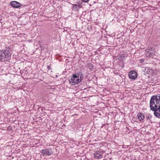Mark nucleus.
I'll use <instances>...</instances> for the list:
<instances>
[{"instance_id": "nucleus-8", "label": "nucleus", "mask_w": 160, "mask_h": 160, "mask_svg": "<svg viewBox=\"0 0 160 160\" xmlns=\"http://www.w3.org/2000/svg\"><path fill=\"white\" fill-rule=\"evenodd\" d=\"M41 153L43 155H50L52 154V152L49 151L48 149H42L41 151Z\"/></svg>"}, {"instance_id": "nucleus-14", "label": "nucleus", "mask_w": 160, "mask_h": 160, "mask_svg": "<svg viewBox=\"0 0 160 160\" xmlns=\"http://www.w3.org/2000/svg\"><path fill=\"white\" fill-rule=\"evenodd\" d=\"M152 116L149 114L146 115V119L147 120H149V122L151 121L150 118H151Z\"/></svg>"}, {"instance_id": "nucleus-3", "label": "nucleus", "mask_w": 160, "mask_h": 160, "mask_svg": "<svg viewBox=\"0 0 160 160\" xmlns=\"http://www.w3.org/2000/svg\"><path fill=\"white\" fill-rule=\"evenodd\" d=\"M82 80L76 75H73L72 77L69 80V82L72 85H75L80 82Z\"/></svg>"}, {"instance_id": "nucleus-2", "label": "nucleus", "mask_w": 160, "mask_h": 160, "mask_svg": "<svg viewBox=\"0 0 160 160\" xmlns=\"http://www.w3.org/2000/svg\"><path fill=\"white\" fill-rule=\"evenodd\" d=\"M10 48L8 47L6 48L3 50L0 51V60L2 61H8L11 58V53L9 51Z\"/></svg>"}, {"instance_id": "nucleus-4", "label": "nucleus", "mask_w": 160, "mask_h": 160, "mask_svg": "<svg viewBox=\"0 0 160 160\" xmlns=\"http://www.w3.org/2000/svg\"><path fill=\"white\" fill-rule=\"evenodd\" d=\"M154 49L152 47L147 48L145 50L146 57L149 58L152 57L155 54Z\"/></svg>"}, {"instance_id": "nucleus-6", "label": "nucleus", "mask_w": 160, "mask_h": 160, "mask_svg": "<svg viewBox=\"0 0 160 160\" xmlns=\"http://www.w3.org/2000/svg\"><path fill=\"white\" fill-rule=\"evenodd\" d=\"M129 78L132 79H135L137 77V74L134 71H130L128 74Z\"/></svg>"}, {"instance_id": "nucleus-21", "label": "nucleus", "mask_w": 160, "mask_h": 160, "mask_svg": "<svg viewBox=\"0 0 160 160\" xmlns=\"http://www.w3.org/2000/svg\"><path fill=\"white\" fill-rule=\"evenodd\" d=\"M141 62H142V61H143V60L142 59H141Z\"/></svg>"}, {"instance_id": "nucleus-11", "label": "nucleus", "mask_w": 160, "mask_h": 160, "mask_svg": "<svg viewBox=\"0 0 160 160\" xmlns=\"http://www.w3.org/2000/svg\"><path fill=\"white\" fill-rule=\"evenodd\" d=\"M145 72H146V73L149 74L153 71L152 69L150 68L149 67L146 68H144V70H143Z\"/></svg>"}, {"instance_id": "nucleus-16", "label": "nucleus", "mask_w": 160, "mask_h": 160, "mask_svg": "<svg viewBox=\"0 0 160 160\" xmlns=\"http://www.w3.org/2000/svg\"><path fill=\"white\" fill-rule=\"evenodd\" d=\"M89 0H82V1L85 2H88Z\"/></svg>"}, {"instance_id": "nucleus-18", "label": "nucleus", "mask_w": 160, "mask_h": 160, "mask_svg": "<svg viewBox=\"0 0 160 160\" xmlns=\"http://www.w3.org/2000/svg\"><path fill=\"white\" fill-rule=\"evenodd\" d=\"M47 68L48 69H50V66H47Z\"/></svg>"}, {"instance_id": "nucleus-15", "label": "nucleus", "mask_w": 160, "mask_h": 160, "mask_svg": "<svg viewBox=\"0 0 160 160\" xmlns=\"http://www.w3.org/2000/svg\"><path fill=\"white\" fill-rule=\"evenodd\" d=\"M88 67L90 69H92L93 68V65L90 63L88 64Z\"/></svg>"}, {"instance_id": "nucleus-20", "label": "nucleus", "mask_w": 160, "mask_h": 160, "mask_svg": "<svg viewBox=\"0 0 160 160\" xmlns=\"http://www.w3.org/2000/svg\"><path fill=\"white\" fill-rule=\"evenodd\" d=\"M141 62H142V61H143V60L142 59H141Z\"/></svg>"}, {"instance_id": "nucleus-23", "label": "nucleus", "mask_w": 160, "mask_h": 160, "mask_svg": "<svg viewBox=\"0 0 160 160\" xmlns=\"http://www.w3.org/2000/svg\"><path fill=\"white\" fill-rule=\"evenodd\" d=\"M103 160H107V159H104Z\"/></svg>"}, {"instance_id": "nucleus-1", "label": "nucleus", "mask_w": 160, "mask_h": 160, "mask_svg": "<svg viewBox=\"0 0 160 160\" xmlns=\"http://www.w3.org/2000/svg\"><path fill=\"white\" fill-rule=\"evenodd\" d=\"M150 107L151 110L154 111L155 116L160 118V94L151 97L150 101Z\"/></svg>"}, {"instance_id": "nucleus-7", "label": "nucleus", "mask_w": 160, "mask_h": 160, "mask_svg": "<svg viewBox=\"0 0 160 160\" xmlns=\"http://www.w3.org/2000/svg\"><path fill=\"white\" fill-rule=\"evenodd\" d=\"M72 10L73 11H77L80 8L82 7V3L78 2L77 4H72Z\"/></svg>"}, {"instance_id": "nucleus-12", "label": "nucleus", "mask_w": 160, "mask_h": 160, "mask_svg": "<svg viewBox=\"0 0 160 160\" xmlns=\"http://www.w3.org/2000/svg\"><path fill=\"white\" fill-rule=\"evenodd\" d=\"M74 75H76L78 77H79V79H81V80H83V75L81 72H77Z\"/></svg>"}, {"instance_id": "nucleus-22", "label": "nucleus", "mask_w": 160, "mask_h": 160, "mask_svg": "<svg viewBox=\"0 0 160 160\" xmlns=\"http://www.w3.org/2000/svg\"><path fill=\"white\" fill-rule=\"evenodd\" d=\"M113 102V103H114H114H116V101H114V102ZM113 104H114V103H113Z\"/></svg>"}, {"instance_id": "nucleus-9", "label": "nucleus", "mask_w": 160, "mask_h": 160, "mask_svg": "<svg viewBox=\"0 0 160 160\" xmlns=\"http://www.w3.org/2000/svg\"><path fill=\"white\" fill-rule=\"evenodd\" d=\"M102 152L100 151H96L93 154V156L95 158L100 159L102 157Z\"/></svg>"}, {"instance_id": "nucleus-13", "label": "nucleus", "mask_w": 160, "mask_h": 160, "mask_svg": "<svg viewBox=\"0 0 160 160\" xmlns=\"http://www.w3.org/2000/svg\"><path fill=\"white\" fill-rule=\"evenodd\" d=\"M111 10L112 11H114V13L112 12V16L114 17V16H116V15H118V13L117 12V10H118L117 8H116V7H114L113 8H112Z\"/></svg>"}, {"instance_id": "nucleus-19", "label": "nucleus", "mask_w": 160, "mask_h": 160, "mask_svg": "<svg viewBox=\"0 0 160 160\" xmlns=\"http://www.w3.org/2000/svg\"><path fill=\"white\" fill-rule=\"evenodd\" d=\"M111 99H112L113 100L115 101V99H114V98H111Z\"/></svg>"}, {"instance_id": "nucleus-17", "label": "nucleus", "mask_w": 160, "mask_h": 160, "mask_svg": "<svg viewBox=\"0 0 160 160\" xmlns=\"http://www.w3.org/2000/svg\"><path fill=\"white\" fill-rule=\"evenodd\" d=\"M114 1V0H111V2H112L111 3V7H112V5L113 4V2H112Z\"/></svg>"}, {"instance_id": "nucleus-5", "label": "nucleus", "mask_w": 160, "mask_h": 160, "mask_svg": "<svg viewBox=\"0 0 160 160\" xmlns=\"http://www.w3.org/2000/svg\"><path fill=\"white\" fill-rule=\"evenodd\" d=\"M10 5L12 7L15 8H19L22 6V4L21 3L16 1L11 2L10 3Z\"/></svg>"}, {"instance_id": "nucleus-10", "label": "nucleus", "mask_w": 160, "mask_h": 160, "mask_svg": "<svg viewBox=\"0 0 160 160\" xmlns=\"http://www.w3.org/2000/svg\"><path fill=\"white\" fill-rule=\"evenodd\" d=\"M137 117L139 120L142 121L144 119L145 115L143 113L139 112L137 115Z\"/></svg>"}]
</instances>
